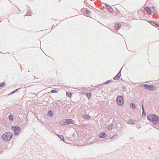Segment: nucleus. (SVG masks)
<instances>
[{
	"label": "nucleus",
	"instance_id": "nucleus-17",
	"mask_svg": "<svg viewBox=\"0 0 159 159\" xmlns=\"http://www.w3.org/2000/svg\"><path fill=\"white\" fill-rule=\"evenodd\" d=\"M9 118L11 121H12L13 120V116L12 115H10L9 116Z\"/></svg>",
	"mask_w": 159,
	"mask_h": 159
},
{
	"label": "nucleus",
	"instance_id": "nucleus-27",
	"mask_svg": "<svg viewBox=\"0 0 159 159\" xmlns=\"http://www.w3.org/2000/svg\"><path fill=\"white\" fill-rule=\"evenodd\" d=\"M108 83H108V81H106V82H105L104 83V84H108Z\"/></svg>",
	"mask_w": 159,
	"mask_h": 159
},
{
	"label": "nucleus",
	"instance_id": "nucleus-22",
	"mask_svg": "<svg viewBox=\"0 0 159 159\" xmlns=\"http://www.w3.org/2000/svg\"><path fill=\"white\" fill-rule=\"evenodd\" d=\"M135 123V121L133 120H130V121L129 122V123L130 124H134Z\"/></svg>",
	"mask_w": 159,
	"mask_h": 159
},
{
	"label": "nucleus",
	"instance_id": "nucleus-23",
	"mask_svg": "<svg viewBox=\"0 0 159 159\" xmlns=\"http://www.w3.org/2000/svg\"><path fill=\"white\" fill-rule=\"evenodd\" d=\"M5 84V83H0V87L4 85Z\"/></svg>",
	"mask_w": 159,
	"mask_h": 159
},
{
	"label": "nucleus",
	"instance_id": "nucleus-1",
	"mask_svg": "<svg viewBox=\"0 0 159 159\" xmlns=\"http://www.w3.org/2000/svg\"><path fill=\"white\" fill-rule=\"evenodd\" d=\"M147 118L149 121L154 125L159 124V119L156 115L150 114L147 116Z\"/></svg>",
	"mask_w": 159,
	"mask_h": 159
},
{
	"label": "nucleus",
	"instance_id": "nucleus-8",
	"mask_svg": "<svg viewBox=\"0 0 159 159\" xmlns=\"http://www.w3.org/2000/svg\"><path fill=\"white\" fill-rule=\"evenodd\" d=\"M113 126V125L112 124H111L107 125L106 127H105V129L106 131H109L112 129Z\"/></svg>",
	"mask_w": 159,
	"mask_h": 159
},
{
	"label": "nucleus",
	"instance_id": "nucleus-13",
	"mask_svg": "<svg viewBox=\"0 0 159 159\" xmlns=\"http://www.w3.org/2000/svg\"><path fill=\"white\" fill-rule=\"evenodd\" d=\"M90 117V116H89V114L85 115L83 116L84 118L87 120H89Z\"/></svg>",
	"mask_w": 159,
	"mask_h": 159
},
{
	"label": "nucleus",
	"instance_id": "nucleus-19",
	"mask_svg": "<svg viewBox=\"0 0 159 159\" xmlns=\"http://www.w3.org/2000/svg\"><path fill=\"white\" fill-rule=\"evenodd\" d=\"M66 95V96L68 97H69V98H71V97L72 94H71L70 93H67Z\"/></svg>",
	"mask_w": 159,
	"mask_h": 159
},
{
	"label": "nucleus",
	"instance_id": "nucleus-15",
	"mask_svg": "<svg viewBox=\"0 0 159 159\" xmlns=\"http://www.w3.org/2000/svg\"><path fill=\"white\" fill-rule=\"evenodd\" d=\"M86 96L89 99H90L91 97V93H87L86 94Z\"/></svg>",
	"mask_w": 159,
	"mask_h": 159
},
{
	"label": "nucleus",
	"instance_id": "nucleus-3",
	"mask_svg": "<svg viewBox=\"0 0 159 159\" xmlns=\"http://www.w3.org/2000/svg\"><path fill=\"white\" fill-rule=\"evenodd\" d=\"M69 124H74L73 120L71 119H66L64 120L62 122H61L60 125H63Z\"/></svg>",
	"mask_w": 159,
	"mask_h": 159
},
{
	"label": "nucleus",
	"instance_id": "nucleus-12",
	"mask_svg": "<svg viewBox=\"0 0 159 159\" xmlns=\"http://www.w3.org/2000/svg\"><path fill=\"white\" fill-rule=\"evenodd\" d=\"M55 134L56 135H57L58 137L60 139H61L63 141H65V139L64 138V137L62 135L58 134L56 133H55Z\"/></svg>",
	"mask_w": 159,
	"mask_h": 159
},
{
	"label": "nucleus",
	"instance_id": "nucleus-7",
	"mask_svg": "<svg viewBox=\"0 0 159 159\" xmlns=\"http://www.w3.org/2000/svg\"><path fill=\"white\" fill-rule=\"evenodd\" d=\"M147 89H148L150 91H154L156 90V86H154L148 85V86Z\"/></svg>",
	"mask_w": 159,
	"mask_h": 159
},
{
	"label": "nucleus",
	"instance_id": "nucleus-24",
	"mask_svg": "<svg viewBox=\"0 0 159 159\" xmlns=\"http://www.w3.org/2000/svg\"><path fill=\"white\" fill-rule=\"evenodd\" d=\"M51 92L52 93H56V92H57V91H56V90H52L51 91Z\"/></svg>",
	"mask_w": 159,
	"mask_h": 159
},
{
	"label": "nucleus",
	"instance_id": "nucleus-30",
	"mask_svg": "<svg viewBox=\"0 0 159 159\" xmlns=\"http://www.w3.org/2000/svg\"><path fill=\"white\" fill-rule=\"evenodd\" d=\"M108 6V5L107 4H106V5H105V6H106V7H109Z\"/></svg>",
	"mask_w": 159,
	"mask_h": 159
},
{
	"label": "nucleus",
	"instance_id": "nucleus-18",
	"mask_svg": "<svg viewBox=\"0 0 159 159\" xmlns=\"http://www.w3.org/2000/svg\"><path fill=\"white\" fill-rule=\"evenodd\" d=\"M142 87H144L145 89H147L148 85L146 84H143L141 85Z\"/></svg>",
	"mask_w": 159,
	"mask_h": 159
},
{
	"label": "nucleus",
	"instance_id": "nucleus-32",
	"mask_svg": "<svg viewBox=\"0 0 159 159\" xmlns=\"http://www.w3.org/2000/svg\"><path fill=\"white\" fill-rule=\"evenodd\" d=\"M113 31V32H114L115 31H113V30H112Z\"/></svg>",
	"mask_w": 159,
	"mask_h": 159
},
{
	"label": "nucleus",
	"instance_id": "nucleus-28",
	"mask_svg": "<svg viewBox=\"0 0 159 159\" xmlns=\"http://www.w3.org/2000/svg\"><path fill=\"white\" fill-rule=\"evenodd\" d=\"M151 23H153V24H155V22L154 21H151Z\"/></svg>",
	"mask_w": 159,
	"mask_h": 159
},
{
	"label": "nucleus",
	"instance_id": "nucleus-10",
	"mask_svg": "<svg viewBox=\"0 0 159 159\" xmlns=\"http://www.w3.org/2000/svg\"><path fill=\"white\" fill-rule=\"evenodd\" d=\"M120 71L118 73V74L117 75L115 76V77L113 79L115 80H117L119 78H120V75H120Z\"/></svg>",
	"mask_w": 159,
	"mask_h": 159
},
{
	"label": "nucleus",
	"instance_id": "nucleus-29",
	"mask_svg": "<svg viewBox=\"0 0 159 159\" xmlns=\"http://www.w3.org/2000/svg\"><path fill=\"white\" fill-rule=\"evenodd\" d=\"M108 83H109L110 82H111V80H109L108 81Z\"/></svg>",
	"mask_w": 159,
	"mask_h": 159
},
{
	"label": "nucleus",
	"instance_id": "nucleus-6",
	"mask_svg": "<svg viewBox=\"0 0 159 159\" xmlns=\"http://www.w3.org/2000/svg\"><path fill=\"white\" fill-rule=\"evenodd\" d=\"M155 8L154 7H152L150 8L148 7H146L144 8L145 10L146 11L148 14H151L152 13L155 11Z\"/></svg>",
	"mask_w": 159,
	"mask_h": 159
},
{
	"label": "nucleus",
	"instance_id": "nucleus-4",
	"mask_svg": "<svg viewBox=\"0 0 159 159\" xmlns=\"http://www.w3.org/2000/svg\"><path fill=\"white\" fill-rule=\"evenodd\" d=\"M116 101L117 103L120 106H122L124 103V100L123 97L121 96H118L116 98Z\"/></svg>",
	"mask_w": 159,
	"mask_h": 159
},
{
	"label": "nucleus",
	"instance_id": "nucleus-16",
	"mask_svg": "<svg viewBox=\"0 0 159 159\" xmlns=\"http://www.w3.org/2000/svg\"><path fill=\"white\" fill-rule=\"evenodd\" d=\"M130 106L133 109H135L136 108L135 104L133 103L130 104Z\"/></svg>",
	"mask_w": 159,
	"mask_h": 159
},
{
	"label": "nucleus",
	"instance_id": "nucleus-26",
	"mask_svg": "<svg viewBox=\"0 0 159 159\" xmlns=\"http://www.w3.org/2000/svg\"><path fill=\"white\" fill-rule=\"evenodd\" d=\"M142 109H143V112H144V108H143V105H142Z\"/></svg>",
	"mask_w": 159,
	"mask_h": 159
},
{
	"label": "nucleus",
	"instance_id": "nucleus-20",
	"mask_svg": "<svg viewBox=\"0 0 159 159\" xmlns=\"http://www.w3.org/2000/svg\"><path fill=\"white\" fill-rule=\"evenodd\" d=\"M16 89V90H14L9 95H11V94H13V93H14L15 92H16V91H17L18 90H19V89Z\"/></svg>",
	"mask_w": 159,
	"mask_h": 159
},
{
	"label": "nucleus",
	"instance_id": "nucleus-25",
	"mask_svg": "<svg viewBox=\"0 0 159 159\" xmlns=\"http://www.w3.org/2000/svg\"><path fill=\"white\" fill-rule=\"evenodd\" d=\"M31 14L29 12H27V16H30L31 15Z\"/></svg>",
	"mask_w": 159,
	"mask_h": 159
},
{
	"label": "nucleus",
	"instance_id": "nucleus-2",
	"mask_svg": "<svg viewBox=\"0 0 159 159\" xmlns=\"http://www.w3.org/2000/svg\"><path fill=\"white\" fill-rule=\"evenodd\" d=\"M13 134L12 133L7 132L5 133L2 135V138L5 141L8 142L10 141L13 136Z\"/></svg>",
	"mask_w": 159,
	"mask_h": 159
},
{
	"label": "nucleus",
	"instance_id": "nucleus-21",
	"mask_svg": "<svg viewBox=\"0 0 159 159\" xmlns=\"http://www.w3.org/2000/svg\"><path fill=\"white\" fill-rule=\"evenodd\" d=\"M107 9L108 10L110 11H112V9L110 6L108 7H107Z\"/></svg>",
	"mask_w": 159,
	"mask_h": 159
},
{
	"label": "nucleus",
	"instance_id": "nucleus-31",
	"mask_svg": "<svg viewBox=\"0 0 159 159\" xmlns=\"http://www.w3.org/2000/svg\"><path fill=\"white\" fill-rule=\"evenodd\" d=\"M156 25H157V26L159 27V25H157L156 24Z\"/></svg>",
	"mask_w": 159,
	"mask_h": 159
},
{
	"label": "nucleus",
	"instance_id": "nucleus-14",
	"mask_svg": "<svg viewBox=\"0 0 159 159\" xmlns=\"http://www.w3.org/2000/svg\"><path fill=\"white\" fill-rule=\"evenodd\" d=\"M48 114L50 116H53L52 112L51 111H49Z\"/></svg>",
	"mask_w": 159,
	"mask_h": 159
},
{
	"label": "nucleus",
	"instance_id": "nucleus-11",
	"mask_svg": "<svg viewBox=\"0 0 159 159\" xmlns=\"http://www.w3.org/2000/svg\"><path fill=\"white\" fill-rule=\"evenodd\" d=\"M121 27V25L119 24H115V29L118 30Z\"/></svg>",
	"mask_w": 159,
	"mask_h": 159
},
{
	"label": "nucleus",
	"instance_id": "nucleus-9",
	"mask_svg": "<svg viewBox=\"0 0 159 159\" xmlns=\"http://www.w3.org/2000/svg\"><path fill=\"white\" fill-rule=\"evenodd\" d=\"M106 136V134L103 132H101L99 134V137L101 138H105Z\"/></svg>",
	"mask_w": 159,
	"mask_h": 159
},
{
	"label": "nucleus",
	"instance_id": "nucleus-5",
	"mask_svg": "<svg viewBox=\"0 0 159 159\" xmlns=\"http://www.w3.org/2000/svg\"><path fill=\"white\" fill-rule=\"evenodd\" d=\"M11 129L14 131V134L16 135H18L19 132L20 130V127L17 126H12Z\"/></svg>",
	"mask_w": 159,
	"mask_h": 159
}]
</instances>
